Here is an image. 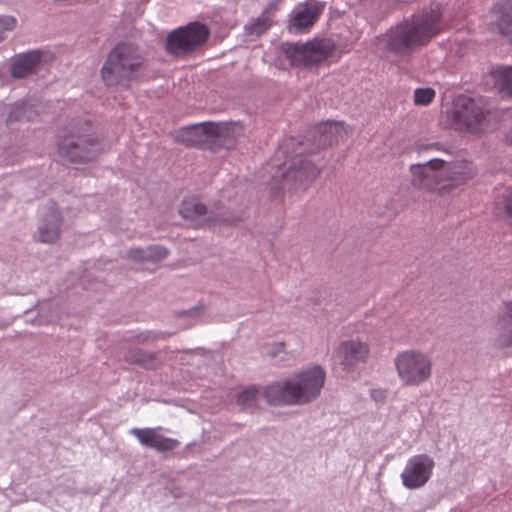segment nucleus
<instances>
[{
    "mask_svg": "<svg viewBox=\"0 0 512 512\" xmlns=\"http://www.w3.org/2000/svg\"><path fill=\"white\" fill-rule=\"evenodd\" d=\"M442 29V13L424 10L392 30L385 39L384 51L398 60H409L420 47L428 44Z\"/></svg>",
    "mask_w": 512,
    "mask_h": 512,
    "instance_id": "1",
    "label": "nucleus"
},
{
    "mask_svg": "<svg viewBox=\"0 0 512 512\" xmlns=\"http://www.w3.org/2000/svg\"><path fill=\"white\" fill-rule=\"evenodd\" d=\"M146 76L145 59L137 46L118 43L108 54L101 68V78L107 87L128 90L134 82Z\"/></svg>",
    "mask_w": 512,
    "mask_h": 512,
    "instance_id": "2",
    "label": "nucleus"
},
{
    "mask_svg": "<svg viewBox=\"0 0 512 512\" xmlns=\"http://www.w3.org/2000/svg\"><path fill=\"white\" fill-rule=\"evenodd\" d=\"M325 381V371L313 366L296 375L295 380L274 382L263 392L266 401L272 405H293L309 402L316 398Z\"/></svg>",
    "mask_w": 512,
    "mask_h": 512,
    "instance_id": "3",
    "label": "nucleus"
},
{
    "mask_svg": "<svg viewBox=\"0 0 512 512\" xmlns=\"http://www.w3.org/2000/svg\"><path fill=\"white\" fill-rule=\"evenodd\" d=\"M91 129L87 121L79 122V127L65 134L58 143L60 156L80 164L97 160L103 151V144Z\"/></svg>",
    "mask_w": 512,
    "mask_h": 512,
    "instance_id": "4",
    "label": "nucleus"
},
{
    "mask_svg": "<svg viewBox=\"0 0 512 512\" xmlns=\"http://www.w3.org/2000/svg\"><path fill=\"white\" fill-rule=\"evenodd\" d=\"M397 376L404 386H419L431 378L433 364L429 355L420 350H405L394 359Z\"/></svg>",
    "mask_w": 512,
    "mask_h": 512,
    "instance_id": "5",
    "label": "nucleus"
},
{
    "mask_svg": "<svg viewBox=\"0 0 512 512\" xmlns=\"http://www.w3.org/2000/svg\"><path fill=\"white\" fill-rule=\"evenodd\" d=\"M180 215L195 226L215 227L218 225L232 226L241 221L238 214L226 211L215 205L214 209L207 207L196 198L184 199L179 208Z\"/></svg>",
    "mask_w": 512,
    "mask_h": 512,
    "instance_id": "6",
    "label": "nucleus"
},
{
    "mask_svg": "<svg viewBox=\"0 0 512 512\" xmlns=\"http://www.w3.org/2000/svg\"><path fill=\"white\" fill-rule=\"evenodd\" d=\"M281 49L291 66L312 67L328 58L334 46L327 39H314L306 43H283Z\"/></svg>",
    "mask_w": 512,
    "mask_h": 512,
    "instance_id": "7",
    "label": "nucleus"
},
{
    "mask_svg": "<svg viewBox=\"0 0 512 512\" xmlns=\"http://www.w3.org/2000/svg\"><path fill=\"white\" fill-rule=\"evenodd\" d=\"M486 112L480 99L460 95L453 104L452 127L458 131L476 134L482 130Z\"/></svg>",
    "mask_w": 512,
    "mask_h": 512,
    "instance_id": "8",
    "label": "nucleus"
},
{
    "mask_svg": "<svg viewBox=\"0 0 512 512\" xmlns=\"http://www.w3.org/2000/svg\"><path fill=\"white\" fill-rule=\"evenodd\" d=\"M209 29L200 22H191L167 35L165 48L174 56H184L202 46L208 39Z\"/></svg>",
    "mask_w": 512,
    "mask_h": 512,
    "instance_id": "9",
    "label": "nucleus"
},
{
    "mask_svg": "<svg viewBox=\"0 0 512 512\" xmlns=\"http://www.w3.org/2000/svg\"><path fill=\"white\" fill-rule=\"evenodd\" d=\"M320 171L311 160L303 157L295 158L280 179L273 178L274 190L298 192L304 190Z\"/></svg>",
    "mask_w": 512,
    "mask_h": 512,
    "instance_id": "10",
    "label": "nucleus"
},
{
    "mask_svg": "<svg viewBox=\"0 0 512 512\" xmlns=\"http://www.w3.org/2000/svg\"><path fill=\"white\" fill-rule=\"evenodd\" d=\"M233 127L225 123L201 122L182 127L177 135L186 146H198L208 141L221 142L230 136Z\"/></svg>",
    "mask_w": 512,
    "mask_h": 512,
    "instance_id": "11",
    "label": "nucleus"
},
{
    "mask_svg": "<svg viewBox=\"0 0 512 512\" xmlns=\"http://www.w3.org/2000/svg\"><path fill=\"white\" fill-rule=\"evenodd\" d=\"M434 465V460L426 454L411 457L401 473L403 485L408 489L423 487L429 481Z\"/></svg>",
    "mask_w": 512,
    "mask_h": 512,
    "instance_id": "12",
    "label": "nucleus"
},
{
    "mask_svg": "<svg viewBox=\"0 0 512 512\" xmlns=\"http://www.w3.org/2000/svg\"><path fill=\"white\" fill-rule=\"evenodd\" d=\"M63 218L55 202L50 201L43 208L34 234L36 241L51 244L60 236Z\"/></svg>",
    "mask_w": 512,
    "mask_h": 512,
    "instance_id": "13",
    "label": "nucleus"
},
{
    "mask_svg": "<svg viewBox=\"0 0 512 512\" xmlns=\"http://www.w3.org/2000/svg\"><path fill=\"white\" fill-rule=\"evenodd\" d=\"M444 165L445 162L438 158L430 159L426 163L412 164L410 170L413 186L425 190L434 189L445 175Z\"/></svg>",
    "mask_w": 512,
    "mask_h": 512,
    "instance_id": "14",
    "label": "nucleus"
},
{
    "mask_svg": "<svg viewBox=\"0 0 512 512\" xmlns=\"http://www.w3.org/2000/svg\"><path fill=\"white\" fill-rule=\"evenodd\" d=\"M369 354V345L359 339L343 341L337 350L340 364L345 370H353L358 364L365 363Z\"/></svg>",
    "mask_w": 512,
    "mask_h": 512,
    "instance_id": "15",
    "label": "nucleus"
},
{
    "mask_svg": "<svg viewBox=\"0 0 512 512\" xmlns=\"http://www.w3.org/2000/svg\"><path fill=\"white\" fill-rule=\"evenodd\" d=\"M157 428H132L130 433L134 435L141 445L152 448L158 452L173 451L179 446L177 439L169 438L160 433Z\"/></svg>",
    "mask_w": 512,
    "mask_h": 512,
    "instance_id": "16",
    "label": "nucleus"
},
{
    "mask_svg": "<svg viewBox=\"0 0 512 512\" xmlns=\"http://www.w3.org/2000/svg\"><path fill=\"white\" fill-rule=\"evenodd\" d=\"M44 53L41 50H32L16 55L12 59L10 74L15 79H22L36 73L42 66Z\"/></svg>",
    "mask_w": 512,
    "mask_h": 512,
    "instance_id": "17",
    "label": "nucleus"
},
{
    "mask_svg": "<svg viewBox=\"0 0 512 512\" xmlns=\"http://www.w3.org/2000/svg\"><path fill=\"white\" fill-rule=\"evenodd\" d=\"M495 329L497 331L496 342L499 347L512 346V301L505 302L499 314Z\"/></svg>",
    "mask_w": 512,
    "mask_h": 512,
    "instance_id": "18",
    "label": "nucleus"
},
{
    "mask_svg": "<svg viewBox=\"0 0 512 512\" xmlns=\"http://www.w3.org/2000/svg\"><path fill=\"white\" fill-rule=\"evenodd\" d=\"M493 13L497 32L512 42V4L509 1L498 2Z\"/></svg>",
    "mask_w": 512,
    "mask_h": 512,
    "instance_id": "19",
    "label": "nucleus"
},
{
    "mask_svg": "<svg viewBox=\"0 0 512 512\" xmlns=\"http://www.w3.org/2000/svg\"><path fill=\"white\" fill-rule=\"evenodd\" d=\"M338 123L325 122L315 126L311 132V140L319 149H324L337 142Z\"/></svg>",
    "mask_w": 512,
    "mask_h": 512,
    "instance_id": "20",
    "label": "nucleus"
},
{
    "mask_svg": "<svg viewBox=\"0 0 512 512\" xmlns=\"http://www.w3.org/2000/svg\"><path fill=\"white\" fill-rule=\"evenodd\" d=\"M324 9V4L318 1L307 2L294 16V26L298 29H306L313 26Z\"/></svg>",
    "mask_w": 512,
    "mask_h": 512,
    "instance_id": "21",
    "label": "nucleus"
},
{
    "mask_svg": "<svg viewBox=\"0 0 512 512\" xmlns=\"http://www.w3.org/2000/svg\"><path fill=\"white\" fill-rule=\"evenodd\" d=\"M32 113L33 111L30 104L25 102L15 103L10 109L6 124L11 125L16 122L30 121Z\"/></svg>",
    "mask_w": 512,
    "mask_h": 512,
    "instance_id": "22",
    "label": "nucleus"
},
{
    "mask_svg": "<svg viewBox=\"0 0 512 512\" xmlns=\"http://www.w3.org/2000/svg\"><path fill=\"white\" fill-rule=\"evenodd\" d=\"M475 176V170L468 163L455 164L450 169V178L455 184H462Z\"/></svg>",
    "mask_w": 512,
    "mask_h": 512,
    "instance_id": "23",
    "label": "nucleus"
},
{
    "mask_svg": "<svg viewBox=\"0 0 512 512\" xmlns=\"http://www.w3.org/2000/svg\"><path fill=\"white\" fill-rule=\"evenodd\" d=\"M266 13L267 9L261 16L252 19L250 23L245 25L244 29L248 35L260 36L272 26V20L266 16Z\"/></svg>",
    "mask_w": 512,
    "mask_h": 512,
    "instance_id": "24",
    "label": "nucleus"
},
{
    "mask_svg": "<svg viewBox=\"0 0 512 512\" xmlns=\"http://www.w3.org/2000/svg\"><path fill=\"white\" fill-rule=\"evenodd\" d=\"M261 396L257 388L251 387L243 390L237 397V404L241 409H248L254 407Z\"/></svg>",
    "mask_w": 512,
    "mask_h": 512,
    "instance_id": "25",
    "label": "nucleus"
},
{
    "mask_svg": "<svg viewBox=\"0 0 512 512\" xmlns=\"http://www.w3.org/2000/svg\"><path fill=\"white\" fill-rule=\"evenodd\" d=\"M169 251L158 244H152L146 248H131L127 256H167Z\"/></svg>",
    "mask_w": 512,
    "mask_h": 512,
    "instance_id": "26",
    "label": "nucleus"
},
{
    "mask_svg": "<svg viewBox=\"0 0 512 512\" xmlns=\"http://www.w3.org/2000/svg\"><path fill=\"white\" fill-rule=\"evenodd\" d=\"M500 92L508 97H512V66L499 69Z\"/></svg>",
    "mask_w": 512,
    "mask_h": 512,
    "instance_id": "27",
    "label": "nucleus"
},
{
    "mask_svg": "<svg viewBox=\"0 0 512 512\" xmlns=\"http://www.w3.org/2000/svg\"><path fill=\"white\" fill-rule=\"evenodd\" d=\"M435 94L432 88H417L414 91V102L416 105H428L435 98Z\"/></svg>",
    "mask_w": 512,
    "mask_h": 512,
    "instance_id": "28",
    "label": "nucleus"
},
{
    "mask_svg": "<svg viewBox=\"0 0 512 512\" xmlns=\"http://www.w3.org/2000/svg\"><path fill=\"white\" fill-rule=\"evenodd\" d=\"M17 20L13 16H0V42L5 39V33L16 27Z\"/></svg>",
    "mask_w": 512,
    "mask_h": 512,
    "instance_id": "29",
    "label": "nucleus"
},
{
    "mask_svg": "<svg viewBox=\"0 0 512 512\" xmlns=\"http://www.w3.org/2000/svg\"><path fill=\"white\" fill-rule=\"evenodd\" d=\"M125 360L129 363L144 364L145 355L140 350H132L126 354Z\"/></svg>",
    "mask_w": 512,
    "mask_h": 512,
    "instance_id": "30",
    "label": "nucleus"
},
{
    "mask_svg": "<svg viewBox=\"0 0 512 512\" xmlns=\"http://www.w3.org/2000/svg\"><path fill=\"white\" fill-rule=\"evenodd\" d=\"M371 396L376 402H382L387 396V391L384 389H374L371 392Z\"/></svg>",
    "mask_w": 512,
    "mask_h": 512,
    "instance_id": "31",
    "label": "nucleus"
},
{
    "mask_svg": "<svg viewBox=\"0 0 512 512\" xmlns=\"http://www.w3.org/2000/svg\"><path fill=\"white\" fill-rule=\"evenodd\" d=\"M504 204L507 213L512 216V190L505 196Z\"/></svg>",
    "mask_w": 512,
    "mask_h": 512,
    "instance_id": "32",
    "label": "nucleus"
},
{
    "mask_svg": "<svg viewBox=\"0 0 512 512\" xmlns=\"http://www.w3.org/2000/svg\"><path fill=\"white\" fill-rule=\"evenodd\" d=\"M136 259H137V260H139V262H140L141 264H146V263H149V262L154 263V262H155V260H157L158 258H150V257H147V258H136Z\"/></svg>",
    "mask_w": 512,
    "mask_h": 512,
    "instance_id": "33",
    "label": "nucleus"
}]
</instances>
